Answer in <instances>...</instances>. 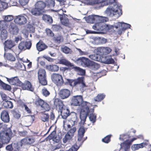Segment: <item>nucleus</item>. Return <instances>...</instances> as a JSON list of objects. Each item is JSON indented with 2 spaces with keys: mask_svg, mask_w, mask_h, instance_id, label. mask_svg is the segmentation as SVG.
<instances>
[{
  "mask_svg": "<svg viewBox=\"0 0 151 151\" xmlns=\"http://www.w3.org/2000/svg\"><path fill=\"white\" fill-rule=\"evenodd\" d=\"M96 3L99 7L109 5L104 12L108 17L116 19L122 14L121 5L117 3L116 0H99Z\"/></svg>",
  "mask_w": 151,
  "mask_h": 151,
  "instance_id": "nucleus-1",
  "label": "nucleus"
},
{
  "mask_svg": "<svg viewBox=\"0 0 151 151\" xmlns=\"http://www.w3.org/2000/svg\"><path fill=\"white\" fill-rule=\"evenodd\" d=\"M71 104L72 105L75 106L81 105V108L92 106L91 104L88 102L83 101L82 96L81 95L73 96L72 98Z\"/></svg>",
  "mask_w": 151,
  "mask_h": 151,
  "instance_id": "nucleus-2",
  "label": "nucleus"
},
{
  "mask_svg": "<svg viewBox=\"0 0 151 151\" xmlns=\"http://www.w3.org/2000/svg\"><path fill=\"white\" fill-rule=\"evenodd\" d=\"M14 136V134L9 128L0 132V139L2 142L6 144L8 143L12 137Z\"/></svg>",
  "mask_w": 151,
  "mask_h": 151,
  "instance_id": "nucleus-3",
  "label": "nucleus"
},
{
  "mask_svg": "<svg viewBox=\"0 0 151 151\" xmlns=\"http://www.w3.org/2000/svg\"><path fill=\"white\" fill-rule=\"evenodd\" d=\"M113 29L115 28L114 31L118 34L120 35L123 32H124L127 29L130 28L131 25L128 24L124 22H117L113 26Z\"/></svg>",
  "mask_w": 151,
  "mask_h": 151,
  "instance_id": "nucleus-4",
  "label": "nucleus"
},
{
  "mask_svg": "<svg viewBox=\"0 0 151 151\" xmlns=\"http://www.w3.org/2000/svg\"><path fill=\"white\" fill-rule=\"evenodd\" d=\"M91 106H87V107L81 108V111L80 114V121L79 124L80 125H83L86 121V119L88 115L89 108Z\"/></svg>",
  "mask_w": 151,
  "mask_h": 151,
  "instance_id": "nucleus-5",
  "label": "nucleus"
},
{
  "mask_svg": "<svg viewBox=\"0 0 151 151\" xmlns=\"http://www.w3.org/2000/svg\"><path fill=\"white\" fill-rule=\"evenodd\" d=\"M89 19L93 23H94L95 22H98L99 23H104L108 21V19L106 17H103L97 15H92L89 16L87 18L86 21L87 22V19Z\"/></svg>",
  "mask_w": 151,
  "mask_h": 151,
  "instance_id": "nucleus-6",
  "label": "nucleus"
},
{
  "mask_svg": "<svg viewBox=\"0 0 151 151\" xmlns=\"http://www.w3.org/2000/svg\"><path fill=\"white\" fill-rule=\"evenodd\" d=\"M46 73L45 69H40L38 72V79L39 83L43 86L47 84V81L46 79Z\"/></svg>",
  "mask_w": 151,
  "mask_h": 151,
  "instance_id": "nucleus-7",
  "label": "nucleus"
},
{
  "mask_svg": "<svg viewBox=\"0 0 151 151\" xmlns=\"http://www.w3.org/2000/svg\"><path fill=\"white\" fill-rule=\"evenodd\" d=\"M51 78L53 82L58 86L61 85L63 83L62 76L60 75L54 73L51 75Z\"/></svg>",
  "mask_w": 151,
  "mask_h": 151,
  "instance_id": "nucleus-8",
  "label": "nucleus"
},
{
  "mask_svg": "<svg viewBox=\"0 0 151 151\" xmlns=\"http://www.w3.org/2000/svg\"><path fill=\"white\" fill-rule=\"evenodd\" d=\"M35 104L37 106H40L42 108L44 109L46 111H48L50 109L48 104L45 102L44 101L39 98L36 99L35 101Z\"/></svg>",
  "mask_w": 151,
  "mask_h": 151,
  "instance_id": "nucleus-9",
  "label": "nucleus"
},
{
  "mask_svg": "<svg viewBox=\"0 0 151 151\" xmlns=\"http://www.w3.org/2000/svg\"><path fill=\"white\" fill-rule=\"evenodd\" d=\"M71 92L66 88H63L59 90L58 95L59 97L62 99H66L70 95Z\"/></svg>",
  "mask_w": 151,
  "mask_h": 151,
  "instance_id": "nucleus-10",
  "label": "nucleus"
},
{
  "mask_svg": "<svg viewBox=\"0 0 151 151\" xmlns=\"http://www.w3.org/2000/svg\"><path fill=\"white\" fill-rule=\"evenodd\" d=\"M4 45L5 51L9 50L14 52L12 48L16 45V44L14 43L13 40H7L4 42Z\"/></svg>",
  "mask_w": 151,
  "mask_h": 151,
  "instance_id": "nucleus-11",
  "label": "nucleus"
},
{
  "mask_svg": "<svg viewBox=\"0 0 151 151\" xmlns=\"http://www.w3.org/2000/svg\"><path fill=\"white\" fill-rule=\"evenodd\" d=\"M32 46L30 41H22L19 44L18 48L20 50H24L26 49L29 50Z\"/></svg>",
  "mask_w": 151,
  "mask_h": 151,
  "instance_id": "nucleus-12",
  "label": "nucleus"
},
{
  "mask_svg": "<svg viewBox=\"0 0 151 151\" xmlns=\"http://www.w3.org/2000/svg\"><path fill=\"white\" fill-rule=\"evenodd\" d=\"M84 79L83 76L78 77L75 79L74 85H76V87L79 86L80 89L86 87V86L84 81Z\"/></svg>",
  "mask_w": 151,
  "mask_h": 151,
  "instance_id": "nucleus-13",
  "label": "nucleus"
},
{
  "mask_svg": "<svg viewBox=\"0 0 151 151\" xmlns=\"http://www.w3.org/2000/svg\"><path fill=\"white\" fill-rule=\"evenodd\" d=\"M134 140L133 138L130 141H129L128 139H126L120 144L121 148V149H123L124 151H129L130 144Z\"/></svg>",
  "mask_w": 151,
  "mask_h": 151,
  "instance_id": "nucleus-14",
  "label": "nucleus"
},
{
  "mask_svg": "<svg viewBox=\"0 0 151 151\" xmlns=\"http://www.w3.org/2000/svg\"><path fill=\"white\" fill-rule=\"evenodd\" d=\"M14 21L16 24L22 25L24 24L27 23V19L25 17L19 15L16 17Z\"/></svg>",
  "mask_w": 151,
  "mask_h": 151,
  "instance_id": "nucleus-15",
  "label": "nucleus"
},
{
  "mask_svg": "<svg viewBox=\"0 0 151 151\" xmlns=\"http://www.w3.org/2000/svg\"><path fill=\"white\" fill-rule=\"evenodd\" d=\"M7 81L10 84L20 86L22 85V82L20 81L18 78L17 77H12L10 78H6Z\"/></svg>",
  "mask_w": 151,
  "mask_h": 151,
  "instance_id": "nucleus-16",
  "label": "nucleus"
},
{
  "mask_svg": "<svg viewBox=\"0 0 151 151\" xmlns=\"http://www.w3.org/2000/svg\"><path fill=\"white\" fill-rule=\"evenodd\" d=\"M9 30L10 34L13 35H17L19 29L14 23H11L9 26Z\"/></svg>",
  "mask_w": 151,
  "mask_h": 151,
  "instance_id": "nucleus-17",
  "label": "nucleus"
},
{
  "mask_svg": "<svg viewBox=\"0 0 151 151\" xmlns=\"http://www.w3.org/2000/svg\"><path fill=\"white\" fill-rule=\"evenodd\" d=\"M54 104L57 109H59V112L63 109L65 107H64V105L61 100L58 99H55L54 101Z\"/></svg>",
  "mask_w": 151,
  "mask_h": 151,
  "instance_id": "nucleus-18",
  "label": "nucleus"
},
{
  "mask_svg": "<svg viewBox=\"0 0 151 151\" xmlns=\"http://www.w3.org/2000/svg\"><path fill=\"white\" fill-rule=\"evenodd\" d=\"M88 115L89 116V119L91 122L93 123H95L96 122V116L94 113L93 108H89L88 111Z\"/></svg>",
  "mask_w": 151,
  "mask_h": 151,
  "instance_id": "nucleus-19",
  "label": "nucleus"
},
{
  "mask_svg": "<svg viewBox=\"0 0 151 151\" xmlns=\"http://www.w3.org/2000/svg\"><path fill=\"white\" fill-rule=\"evenodd\" d=\"M23 90H26L33 92L34 91V88L32 86L31 83L28 81H25L24 83H22V85L20 86Z\"/></svg>",
  "mask_w": 151,
  "mask_h": 151,
  "instance_id": "nucleus-20",
  "label": "nucleus"
},
{
  "mask_svg": "<svg viewBox=\"0 0 151 151\" xmlns=\"http://www.w3.org/2000/svg\"><path fill=\"white\" fill-rule=\"evenodd\" d=\"M1 118L4 122L8 123L9 122L10 118L7 111L4 110L2 111L1 114Z\"/></svg>",
  "mask_w": 151,
  "mask_h": 151,
  "instance_id": "nucleus-21",
  "label": "nucleus"
},
{
  "mask_svg": "<svg viewBox=\"0 0 151 151\" xmlns=\"http://www.w3.org/2000/svg\"><path fill=\"white\" fill-rule=\"evenodd\" d=\"M58 14L62 24L65 26H67L69 25V21L67 15L63 13V14Z\"/></svg>",
  "mask_w": 151,
  "mask_h": 151,
  "instance_id": "nucleus-22",
  "label": "nucleus"
},
{
  "mask_svg": "<svg viewBox=\"0 0 151 151\" xmlns=\"http://www.w3.org/2000/svg\"><path fill=\"white\" fill-rule=\"evenodd\" d=\"M87 128H85L83 126H81L78 131V140L80 141L83 137L86 131Z\"/></svg>",
  "mask_w": 151,
  "mask_h": 151,
  "instance_id": "nucleus-23",
  "label": "nucleus"
},
{
  "mask_svg": "<svg viewBox=\"0 0 151 151\" xmlns=\"http://www.w3.org/2000/svg\"><path fill=\"white\" fill-rule=\"evenodd\" d=\"M99 31H101L102 32H106L110 29L109 26L104 23H99Z\"/></svg>",
  "mask_w": 151,
  "mask_h": 151,
  "instance_id": "nucleus-24",
  "label": "nucleus"
},
{
  "mask_svg": "<svg viewBox=\"0 0 151 151\" xmlns=\"http://www.w3.org/2000/svg\"><path fill=\"white\" fill-rule=\"evenodd\" d=\"M69 116L70 117V120L73 122V123L72 124V126L76 124L78 120L77 114L74 112H71Z\"/></svg>",
  "mask_w": 151,
  "mask_h": 151,
  "instance_id": "nucleus-25",
  "label": "nucleus"
},
{
  "mask_svg": "<svg viewBox=\"0 0 151 151\" xmlns=\"http://www.w3.org/2000/svg\"><path fill=\"white\" fill-rule=\"evenodd\" d=\"M60 112L62 118L63 119H66L68 117L70 116V112L68 108H65Z\"/></svg>",
  "mask_w": 151,
  "mask_h": 151,
  "instance_id": "nucleus-26",
  "label": "nucleus"
},
{
  "mask_svg": "<svg viewBox=\"0 0 151 151\" xmlns=\"http://www.w3.org/2000/svg\"><path fill=\"white\" fill-rule=\"evenodd\" d=\"M37 50L39 51H42L46 49L47 46L43 42H39L36 45Z\"/></svg>",
  "mask_w": 151,
  "mask_h": 151,
  "instance_id": "nucleus-27",
  "label": "nucleus"
},
{
  "mask_svg": "<svg viewBox=\"0 0 151 151\" xmlns=\"http://www.w3.org/2000/svg\"><path fill=\"white\" fill-rule=\"evenodd\" d=\"M42 19L46 23L51 24L53 22V19L51 16L47 14H43L42 17Z\"/></svg>",
  "mask_w": 151,
  "mask_h": 151,
  "instance_id": "nucleus-28",
  "label": "nucleus"
},
{
  "mask_svg": "<svg viewBox=\"0 0 151 151\" xmlns=\"http://www.w3.org/2000/svg\"><path fill=\"white\" fill-rule=\"evenodd\" d=\"M35 7L41 11L46 7L45 3L42 1H38L37 2L35 5Z\"/></svg>",
  "mask_w": 151,
  "mask_h": 151,
  "instance_id": "nucleus-29",
  "label": "nucleus"
},
{
  "mask_svg": "<svg viewBox=\"0 0 151 151\" xmlns=\"http://www.w3.org/2000/svg\"><path fill=\"white\" fill-rule=\"evenodd\" d=\"M98 50L101 55H102V54L107 55L111 51V49L108 47L99 48L98 49Z\"/></svg>",
  "mask_w": 151,
  "mask_h": 151,
  "instance_id": "nucleus-30",
  "label": "nucleus"
},
{
  "mask_svg": "<svg viewBox=\"0 0 151 151\" xmlns=\"http://www.w3.org/2000/svg\"><path fill=\"white\" fill-rule=\"evenodd\" d=\"M35 142V139L33 138H26L22 139L21 142L23 144H31Z\"/></svg>",
  "mask_w": 151,
  "mask_h": 151,
  "instance_id": "nucleus-31",
  "label": "nucleus"
},
{
  "mask_svg": "<svg viewBox=\"0 0 151 151\" xmlns=\"http://www.w3.org/2000/svg\"><path fill=\"white\" fill-rule=\"evenodd\" d=\"M99 64L91 61L88 68L93 70H96L100 68Z\"/></svg>",
  "mask_w": 151,
  "mask_h": 151,
  "instance_id": "nucleus-32",
  "label": "nucleus"
},
{
  "mask_svg": "<svg viewBox=\"0 0 151 151\" xmlns=\"http://www.w3.org/2000/svg\"><path fill=\"white\" fill-rule=\"evenodd\" d=\"M3 105L5 108L7 109H12L13 107L12 102L8 100L3 101Z\"/></svg>",
  "mask_w": 151,
  "mask_h": 151,
  "instance_id": "nucleus-33",
  "label": "nucleus"
},
{
  "mask_svg": "<svg viewBox=\"0 0 151 151\" xmlns=\"http://www.w3.org/2000/svg\"><path fill=\"white\" fill-rule=\"evenodd\" d=\"M73 68L77 72L79 75L83 76L85 75L86 73L85 70L77 66L74 67Z\"/></svg>",
  "mask_w": 151,
  "mask_h": 151,
  "instance_id": "nucleus-34",
  "label": "nucleus"
},
{
  "mask_svg": "<svg viewBox=\"0 0 151 151\" xmlns=\"http://www.w3.org/2000/svg\"><path fill=\"white\" fill-rule=\"evenodd\" d=\"M60 64L65 65L72 67L73 66V65L70 62L67 60L65 59H62L59 61Z\"/></svg>",
  "mask_w": 151,
  "mask_h": 151,
  "instance_id": "nucleus-35",
  "label": "nucleus"
},
{
  "mask_svg": "<svg viewBox=\"0 0 151 151\" xmlns=\"http://www.w3.org/2000/svg\"><path fill=\"white\" fill-rule=\"evenodd\" d=\"M4 56L6 58L7 60L12 61H14L15 60V57L11 53H8L6 54L5 53Z\"/></svg>",
  "mask_w": 151,
  "mask_h": 151,
  "instance_id": "nucleus-36",
  "label": "nucleus"
},
{
  "mask_svg": "<svg viewBox=\"0 0 151 151\" xmlns=\"http://www.w3.org/2000/svg\"><path fill=\"white\" fill-rule=\"evenodd\" d=\"M73 136L72 135L69 134V132H67L63 139V142L65 143L69 141L72 138Z\"/></svg>",
  "mask_w": 151,
  "mask_h": 151,
  "instance_id": "nucleus-37",
  "label": "nucleus"
},
{
  "mask_svg": "<svg viewBox=\"0 0 151 151\" xmlns=\"http://www.w3.org/2000/svg\"><path fill=\"white\" fill-rule=\"evenodd\" d=\"M91 61L88 58L83 57L81 65L83 66L88 67Z\"/></svg>",
  "mask_w": 151,
  "mask_h": 151,
  "instance_id": "nucleus-38",
  "label": "nucleus"
},
{
  "mask_svg": "<svg viewBox=\"0 0 151 151\" xmlns=\"http://www.w3.org/2000/svg\"><path fill=\"white\" fill-rule=\"evenodd\" d=\"M31 12L32 14L35 16H38L41 14V11L35 7L31 9Z\"/></svg>",
  "mask_w": 151,
  "mask_h": 151,
  "instance_id": "nucleus-39",
  "label": "nucleus"
},
{
  "mask_svg": "<svg viewBox=\"0 0 151 151\" xmlns=\"http://www.w3.org/2000/svg\"><path fill=\"white\" fill-rule=\"evenodd\" d=\"M1 40H4L6 38L7 36V32L6 29H4L1 30Z\"/></svg>",
  "mask_w": 151,
  "mask_h": 151,
  "instance_id": "nucleus-40",
  "label": "nucleus"
},
{
  "mask_svg": "<svg viewBox=\"0 0 151 151\" xmlns=\"http://www.w3.org/2000/svg\"><path fill=\"white\" fill-rule=\"evenodd\" d=\"M89 58L94 60L99 61L100 60V55L98 54L90 55L89 56Z\"/></svg>",
  "mask_w": 151,
  "mask_h": 151,
  "instance_id": "nucleus-41",
  "label": "nucleus"
},
{
  "mask_svg": "<svg viewBox=\"0 0 151 151\" xmlns=\"http://www.w3.org/2000/svg\"><path fill=\"white\" fill-rule=\"evenodd\" d=\"M45 3L46 6L50 8L54 7L55 4L54 0H47Z\"/></svg>",
  "mask_w": 151,
  "mask_h": 151,
  "instance_id": "nucleus-42",
  "label": "nucleus"
},
{
  "mask_svg": "<svg viewBox=\"0 0 151 151\" xmlns=\"http://www.w3.org/2000/svg\"><path fill=\"white\" fill-rule=\"evenodd\" d=\"M61 51L66 54H71L72 52L71 49L66 46H64L61 47Z\"/></svg>",
  "mask_w": 151,
  "mask_h": 151,
  "instance_id": "nucleus-43",
  "label": "nucleus"
},
{
  "mask_svg": "<svg viewBox=\"0 0 151 151\" xmlns=\"http://www.w3.org/2000/svg\"><path fill=\"white\" fill-rule=\"evenodd\" d=\"M99 55H100V59L99 61H101L102 63L105 64V63L106 62V61L107 60L109 56L104 54L101 55V53H99Z\"/></svg>",
  "mask_w": 151,
  "mask_h": 151,
  "instance_id": "nucleus-44",
  "label": "nucleus"
},
{
  "mask_svg": "<svg viewBox=\"0 0 151 151\" xmlns=\"http://www.w3.org/2000/svg\"><path fill=\"white\" fill-rule=\"evenodd\" d=\"M54 39L57 43H60L63 41L62 36L60 35L55 36L54 37Z\"/></svg>",
  "mask_w": 151,
  "mask_h": 151,
  "instance_id": "nucleus-45",
  "label": "nucleus"
},
{
  "mask_svg": "<svg viewBox=\"0 0 151 151\" xmlns=\"http://www.w3.org/2000/svg\"><path fill=\"white\" fill-rule=\"evenodd\" d=\"M7 27V24L4 20L0 21V30L6 29Z\"/></svg>",
  "mask_w": 151,
  "mask_h": 151,
  "instance_id": "nucleus-46",
  "label": "nucleus"
},
{
  "mask_svg": "<svg viewBox=\"0 0 151 151\" xmlns=\"http://www.w3.org/2000/svg\"><path fill=\"white\" fill-rule=\"evenodd\" d=\"M105 96V95L103 93L99 94L95 98V101H101L104 99Z\"/></svg>",
  "mask_w": 151,
  "mask_h": 151,
  "instance_id": "nucleus-47",
  "label": "nucleus"
},
{
  "mask_svg": "<svg viewBox=\"0 0 151 151\" xmlns=\"http://www.w3.org/2000/svg\"><path fill=\"white\" fill-rule=\"evenodd\" d=\"M130 137L127 134H124L122 135H120L119 137V139L120 140L123 141L128 139V138Z\"/></svg>",
  "mask_w": 151,
  "mask_h": 151,
  "instance_id": "nucleus-48",
  "label": "nucleus"
},
{
  "mask_svg": "<svg viewBox=\"0 0 151 151\" xmlns=\"http://www.w3.org/2000/svg\"><path fill=\"white\" fill-rule=\"evenodd\" d=\"M42 120L44 122H48L49 115L48 114H44L41 116Z\"/></svg>",
  "mask_w": 151,
  "mask_h": 151,
  "instance_id": "nucleus-49",
  "label": "nucleus"
},
{
  "mask_svg": "<svg viewBox=\"0 0 151 151\" xmlns=\"http://www.w3.org/2000/svg\"><path fill=\"white\" fill-rule=\"evenodd\" d=\"M80 146L77 145L76 144H74L67 151H77Z\"/></svg>",
  "mask_w": 151,
  "mask_h": 151,
  "instance_id": "nucleus-50",
  "label": "nucleus"
},
{
  "mask_svg": "<svg viewBox=\"0 0 151 151\" xmlns=\"http://www.w3.org/2000/svg\"><path fill=\"white\" fill-rule=\"evenodd\" d=\"M66 83L68 84L70 86L73 87H76V85H74V82L75 81V79H67Z\"/></svg>",
  "mask_w": 151,
  "mask_h": 151,
  "instance_id": "nucleus-51",
  "label": "nucleus"
},
{
  "mask_svg": "<svg viewBox=\"0 0 151 151\" xmlns=\"http://www.w3.org/2000/svg\"><path fill=\"white\" fill-rule=\"evenodd\" d=\"M111 135H109L102 139V141L104 143H108L110 141Z\"/></svg>",
  "mask_w": 151,
  "mask_h": 151,
  "instance_id": "nucleus-52",
  "label": "nucleus"
},
{
  "mask_svg": "<svg viewBox=\"0 0 151 151\" xmlns=\"http://www.w3.org/2000/svg\"><path fill=\"white\" fill-rule=\"evenodd\" d=\"M13 19V17L11 15H8L6 16L4 18V21L6 22H9L12 20Z\"/></svg>",
  "mask_w": 151,
  "mask_h": 151,
  "instance_id": "nucleus-53",
  "label": "nucleus"
},
{
  "mask_svg": "<svg viewBox=\"0 0 151 151\" xmlns=\"http://www.w3.org/2000/svg\"><path fill=\"white\" fill-rule=\"evenodd\" d=\"M22 39V38L21 36L18 35L15 37L13 41L14 42V43L16 44L19 41H21Z\"/></svg>",
  "mask_w": 151,
  "mask_h": 151,
  "instance_id": "nucleus-54",
  "label": "nucleus"
},
{
  "mask_svg": "<svg viewBox=\"0 0 151 151\" xmlns=\"http://www.w3.org/2000/svg\"><path fill=\"white\" fill-rule=\"evenodd\" d=\"M2 87L4 89L9 91H10L12 89L11 86L10 85L6 84L4 83L3 84Z\"/></svg>",
  "mask_w": 151,
  "mask_h": 151,
  "instance_id": "nucleus-55",
  "label": "nucleus"
},
{
  "mask_svg": "<svg viewBox=\"0 0 151 151\" xmlns=\"http://www.w3.org/2000/svg\"><path fill=\"white\" fill-rule=\"evenodd\" d=\"M106 61V62L105 63V64H111L114 63V59L110 58L109 56L107 60Z\"/></svg>",
  "mask_w": 151,
  "mask_h": 151,
  "instance_id": "nucleus-56",
  "label": "nucleus"
},
{
  "mask_svg": "<svg viewBox=\"0 0 151 151\" xmlns=\"http://www.w3.org/2000/svg\"><path fill=\"white\" fill-rule=\"evenodd\" d=\"M46 32L47 35L53 37L54 35V34L52 31L49 29L47 28L46 29Z\"/></svg>",
  "mask_w": 151,
  "mask_h": 151,
  "instance_id": "nucleus-57",
  "label": "nucleus"
},
{
  "mask_svg": "<svg viewBox=\"0 0 151 151\" xmlns=\"http://www.w3.org/2000/svg\"><path fill=\"white\" fill-rule=\"evenodd\" d=\"M56 133V132L55 130L53 131L48 136L47 138L49 139H52L55 136V134Z\"/></svg>",
  "mask_w": 151,
  "mask_h": 151,
  "instance_id": "nucleus-58",
  "label": "nucleus"
},
{
  "mask_svg": "<svg viewBox=\"0 0 151 151\" xmlns=\"http://www.w3.org/2000/svg\"><path fill=\"white\" fill-rule=\"evenodd\" d=\"M76 130V128L75 127H73L71 128L69 131L67 132H69V134L72 135L73 136L74 135V134Z\"/></svg>",
  "mask_w": 151,
  "mask_h": 151,
  "instance_id": "nucleus-59",
  "label": "nucleus"
},
{
  "mask_svg": "<svg viewBox=\"0 0 151 151\" xmlns=\"http://www.w3.org/2000/svg\"><path fill=\"white\" fill-rule=\"evenodd\" d=\"M13 114L14 117L17 119H19L21 116L19 112L16 111H13Z\"/></svg>",
  "mask_w": 151,
  "mask_h": 151,
  "instance_id": "nucleus-60",
  "label": "nucleus"
},
{
  "mask_svg": "<svg viewBox=\"0 0 151 151\" xmlns=\"http://www.w3.org/2000/svg\"><path fill=\"white\" fill-rule=\"evenodd\" d=\"M29 0H19L20 4L22 6H24L27 4Z\"/></svg>",
  "mask_w": 151,
  "mask_h": 151,
  "instance_id": "nucleus-61",
  "label": "nucleus"
},
{
  "mask_svg": "<svg viewBox=\"0 0 151 151\" xmlns=\"http://www.w3.org/2000/svg\"><path fill=\"white\" fill-rule=\"evenodd\" d=\"M42 93L44 96H47L49 95L50 93L48 91L46 88L42 90Z\"/></svg>",
  "mask_w": 151,
  "mask_h": 151,
  "instance_id": "nucleus-62",
  "label": "nucleus"
},
{
  "mask_svg": "<svg viewBox=\"0 0 151 151\" xmlns=\"http://www.w3.org/2000/svg\"><path fill=\"white\" fill-rule=\"evenodd\" d=\"M1 6L3 9H6L8 7V4L5 1L1 2Z\"/></svg>",
  "mask_w": 151,
  "mask_h": 151,
  "instance_id": "nucleus-63",
  "label": "nucleus"
},
{
  "mask_svg": "<svg viewBox=\"0 0 151 151\" xmlns=\"http://www.w3.org/2000/svg\"><path fill=\"white\" fill-rule=\"evenodd\" d=\"M59 70V67L57 65H52V71H57Z\"/></svg>",
  "mask_w": 151,
  "mask_h": 151,
  "instance_id": "nucleus-64",
  "label": "nucleus"
}]
</instances>
